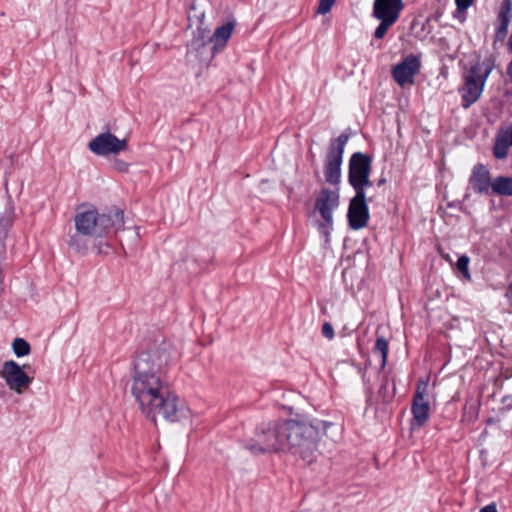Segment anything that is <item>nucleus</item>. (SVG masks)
Instances as JSON below:
<instances>
[{"label": "nucleus", "mask_w": 512, "mask_h": 512, "mask_svg": "<svg viewBox=\"0 0 512 512\" xmlns=\"http://www.w3.org/2000/svg\"><path fill=\"white\" fill-rule=\"evenodd\" d=\"M511 10H512V1L511 0H503L497 18H510Z\"/></svg>", "instance_id": "nucleus-26"}, {"label": "nucleus", "mask_w": 512, "mask_h": 512, "mask_svg": "<svg viewBox=\"0 0 512 512\" xmlns=\"http://www.w3.org/2000/svg\"><path fill=\"white\" fill-rule=\"evenodd\" d=\"M458 11L467 10L474 2V0H455Z\"/></svg>", "instance_id": "nucleus-28"}, {"label": "nucleus", "mask_w": 512, "mask_h": 512, "mask_svg": "<svg viewBox=\"0 0 512 512\" xmlns=\"http://www.w3.org/2000/svg\"><path fill=\"white\" fill-rule=\"evenodd\" d=\"M403 8V0H374L372 15L380 21L374 31L376 39L384 38L389 28L398 21Z\"/></svg>", "instance_id": "nucleus-6"}, {"label": "nucleus", "mask_w": 512, "mask_h": 512, "mask_svg": "<svg viewBox=\"0 0 512 512\" xmlns=\"http://www.w3.org/2000/svg\"><path fill=\"white\" fill-rule=\"evenodd\" d=\"M374 350L381 356V368L383 369L387 363L388 341L383 336L378 337Z\"/></svg>", "instance_id": "nucleus-19"}, {"label": "nucleus", "mask_w": 512, "mask_h": 512, "mask_svg": "<svg viewBox=\"0 0 512 512\" xmlns=\"http://www.w3.org/2000/svg\"><path fill=\"white\" fill-rule=\"evenodd\" d=\"M322 334L324 337H326L328 339H333L334 338L333 326L328 322L324 323L322 326Z\"/></svg>", "instance_id": "nucleus-27"}, {"label": "nucleus", "mask_w": 512, "mask_h": 512, "mask_svg": "<svg viewBox=\"0 0 512 512\" xmlns=\"http://www.w3.org/2000/svg\"><path fill=\"white\" fill-rule=\"evenodd\" d=\"M335 2L336 0H320L316 13L321 15L329 13Z\"/></svg>", "instance_id": "nucleus-25"}, {"label": "nucleus", "mask_w": 512, "mask_h": 512, "mask_svg": "<svg viewBox=\"0 0 512 512\" xmlns=\"http://www.w3.org/2000/svg\"><path fill=\"white\" fill-rule=\"evenodd\" d=\"M508 45H509L510 50H512V35L510 36Z\"/></svg>", "instance_id": "nucleus-35"}, {"label": "nucleus", "mask_w": 512, "mask_h": 512, "mask_svg": "<svg viewBox=\"0 0 512 512\" xmlns=\"http://www.w3.org/2000/svg\"><path fill=\"white\" fill-rule=\"evenodd\" d=\"M507 74L512 77V61L509 63L507 67Z\"/></svg>", "instance_id": "nucleus-33"}, {"label": "nucleus", "mask_w": 512, "mask_h": 512, "mask_svg": "<svg viewBox=\"0 0 512 512\" xmlns=\"http://www.w3.org/2000/svg\"><path fill=\"white\" fill-rule=\"evenodd\" d=\"M74 223L76 232L69 236L68 246L75 252L85 254L89 240L104 238L124 225V213L118 208L100 213L92 206L77 208Z\"/></svg>", "instance_id": "nucleus-2"}, {"label": "nucleus", "mask_w": 512, "mask_h": 512, "mask_svg": "<svg viewBox=\"0 0 512 512\" xmlns=\"http://www.w3.org/2000/svg\"><path fill=\"white\" fill-rule=\"evenodd\" d=\"M14 221V206L9 203L3 216L0 218V233L11 227Z\"/></svg>", "instance_id": "nucleus-21"}, {"label": "nucleus", "mask_w": 512, "mask_h": 512, "mask_svg": "<svg viewBox=\"0 0 512 512\" xmlns=\"http://www.w3.org/2000/svg\"><path fill=\"white\" fill-rule=\"evenodd\" d=\"M12 349L17 357H23L30 353V344L23 338H16L12 343Z\"/></svg>", "instance_id": "nucleus-20"}, {"label": "nucleus", "mask_w": 512, "mask_h": 512, "mask_svg": "<svg viewBox=\"0 0 512 512\" xmlns=\"http://www.w3.org/2000/svg\"><path fill=\"white\" fill-rule=\"evenodd\" d=\"M234 27V22L229 21L216 28L213 35H210V39L214 45V52H220L226 46L233 33Z\"/></svg>", "instance_id": "nucleus-17"}, {"label": "nucleus", "mask_w": 512, "mask_h": 512, "mask_svg": "<svg viewBox=\"0 0 512 512\" xmlns=\"http://www.w3.org/2000/svg\"><path fill=\"white\" fill-rule=\"evenodd\" d=\"M0 377L10 390L22 394L29 389L33 378L28 376L23 368L15 361H6L0 370Z\"/></svg>", "instance_id": "nucleus-9"}, {"label": "nucleus", "mask_w": 512, "mask_h": 512, "mask_svg": "<svg viewBox=\"0 0 512 512\" xmlns=\"http://www.w3.org/2000/svg\"><path fill=\"white\" fill-rule=\"evenodd\" d=\"M216 53L210 39V30L198 27L188 45L187 55L193 56L201 62H210Z\"/></svg>", "instance_id": "nucleus-11"}, {"label": "nucleus", "mask_w": 512, "mask_h": 512, "mask_svg": "<svg viewBox=\"0 0 512 512\" xmlns=\"http://www.w3.org/2000/svg\"><path fill=\"white\" fill-rule=\"evenodd\" d=\"M386 390H387V386H386V384H382V386H381V388H380V391H379V394H380V395H382L383 400H384L385 402H388V401H390V400L393 398V394H389V395H387V394H386Z\"/></svg>", "instance_id": "nucleus-30"}, {"label": "nucleus", "mask_w": 512, "mask_h": 512, "mask_svg": "<svg viewBox=\"0 0 512 512\" xmlns=\"http://www.w3.org/2000/svg\"><path fill=\"white\" fill-rule=\"evenodd\" d=\"M469 183L476 193L489 194L492 180L487 167L483 164L474 166Z\"/></svg>", "instance_id": "nucleus-16"}, {"label": "nucleus", "mask_w": 512, "mask_h": 512, "mask_svg": "<svg viewBox=\"0 0 512 512\" xmlns=\"http://www.w3.org/2000/svg\"><path fill=\"white\" fill-rule=\"evenodd\" d=\"M506 297L509 300L510 306L512 307V283L510 284L508 291L506 293Z\"/></svg>", "instance_id": "nucleus-32"}, {"label": "nucleus", "mask_w": 512, "mask_h": 512, "mask_svg": "<svg viewBox=\"0 0 512 512\" xmlns=\"http://www.w3.org/2000/svg\"><path fill=\"white\" fill-rule=\"evenodd\" d=\"M480 512H498L497 507L495 503L489 504L484 506L482 509H480Z\"/></svg>", "instance_id": "nucleus-31"}, {"label": "nucleus", "mask_w": 512, "mask_h": 512, "mask_svg": "<svg viewBox=\"0 0 512 512\" xmlns=\"http://www.w3.org/2000/svg\"><path fill=\"white\" fill-rule=\"evenodd\" d=\"M88 148L96 155L108 156L124 151L127 148V141L117 138L110 132H104L93 138Z\"/></svg>", "instance_id": "nucleus-12"}, {"label": "nucleus", "mask_w": 512, "mask_h": 512, "mask_svg": "<svg viewBox=\"0 0 512 512\" xmlns=\"http://www.w3.org/2000/svg\"><path fill=\"white\" fill-rule=\"evenodd\" d=\"M372 159L361 152L354 153L349 161L348 180L356 192L365 191L372 186L370 181Z\"/></svg>", "instance_id": "nucleus-7"}, {"label": "nucleus", "mask_w": 512, "mask_h": 512, "mask_svg": "<svg viewBox=\"0 0 512 512\" xmlns=\"http://www.w3.org/2000/svg\"><path fill=\"white\" fill-rule=\"evenodd\" d=\"M495 67V59L492 56L478 60L464 73V85L460 88L462 106L470 107L481 96L486 80Z\"/></svg>", "instance_id": "nucleus-4"}, {"label": "nucleus", "mask_w": 512, "mask_h": 512, "mask_svg": "<svg viewBox=\"0 0 512 512\" xmlns=\"http://www.w3.org/2000/svg\"><path fill=\"white\" fill-rule=\"evenodd\" d=\"M491 190L500 196H512V177L498 176L492 180Z\"/></svg>", "instance_id": "nucleus-18"}, {"label": "nucleus", "mask_w": 512, "mask_h": 512, "mask_svg": "<svg viewBox=\"0 0 512 512\" xmlns=\"http://www.w3.org/2000/svg\"><path fill=\"white\" fill-rule=\"evenodd\" d=\"M469 262H470L469 257L466 255H462L458 258L457 264H456L457 269L462 273L463 277L466 280L471 279V275H470L469 268H468Z\"/></svg>", "instance_id": "nucleus-23"}, {"label": "nucleus", "mask_w": 512, "mask_h": 512, "mask_svg": "<svg viewBox=\"0 0 512 512\" xmlns=\"http://www.w3.org/2000/svg\"><path fill=\"white\" fill-rule=\"evenodd\" d=\"M347 141L348 136L341 134L330 142L324 167L325 179L329 184L337 185L340 182L341 164Z\"/></svg>", "instance_id": "nucleus-8"}, {"label": "nucleus", "mask_w": 512, "mask_h": 512, "mask_svg": "<svg viewBox=\"0 0 512 512\" xmlns=\"http://www.w3.org/2000/svg\"><path fill=\"white\" fill-rule=\"evenodd\" d=\"M347 217L351 229L359 230L366 227L369 219V210L365 191L356 192L355 196L350 200Z\"/></svg>", "instance_id": "nucleus-13"}, {"label": "nucleus", "mask_w": 512, "mask_h": 512, "mask_svg": "<svg viewBox=\"0 0 512 512\" xmlns=\"http://www.w3.org/2000/svg\"><path fill=\"white\" fill-rule=\"evenodd\" d=\"M118 169L119 170H126V164H124V163L119 164Z\"/></svg>", "instance_id": "nucleus-34"}, {"label": "nucleus", "mask_w": 512, "mask_h": 512, "mask_svg": "<svg viewBox=\"0 0 512 512\" xmlns=\"http://www.w3.org/2000/svg\"><path fill=\"white\" fill-rule=\"evenodd\" d=\"M497 19H498L499 24L496 29L495 38H496V40H503L508 32L510 18H497Z\"/></svg>", "instance_id": "nucleus-24"}, {"label": "nucleus", "mask_w": 512, "mask_h": 512, "mask_svg": "<svg viewBox=\"0 0 512 512\" xmlns=\"http://www.w3.org/2000/svg\"><path fill=\"white\" fill-rule=\"evenodd\" d=\"M338 429L332 422L305 417L285 420V452L300 457L307 463L316 459L318 444L323 436L334 440Z\"/></svg>", "instance_id": "nucleus-3"}, {"label": "nucleus", "mask_w": 512, "mask_h": 512, "mask_svg": "<svg viewBox=\"0 0 512 512\" xmlns=\"http://www.w3.org/2000/svg\"><path fill=\"white\" fill-rule=\"evenodd\" d=\"M170 355L160 348L139 353L128 382L129 392L140 413L154 424L190 422L192 410L171 389L168 378Z\"/></svg>", "instance_id": "nucleus-1"}, {"label": "nucleus", "mask_w": 512, "mask_h": 512, "mask_svg": "<svg viewBox=\"0 0 512 512\" xmlns=\"http://www.w3.org/2000/svg\"><path fill=\"white\" fill-rule=\"evenodd\" d=\"M427 387L426 382H419L413 399L412 413L419 426H422L429 418V403L425 400Z\"/></svg>", "instance_id": "nucleus-15"}, {"label": "nucleus", "mask_w": 512, "mask_h": 512, "mask_svg": "<svg viewBox=\"0 0 512 512\" xmlns=\"http://www.w3.org/2000/svg\"><path fill=\"white\" fill-rule=\"evenodd\" d=\"M509 147L512 146V129L503 131L499 136Z\"/></svg>", "instance_id": "nucleus-29"}, {"label": "nucleus", "mask_w": 512, "mask_h": 512, "mask_svg": "<svg viewBox=\"0 0 512 512\" xmlns=\"http://www.w3.org/2000/svg\"><path fill=\"white\" fill-rule=\"evenodd\" d=\"M339 205V194L330 189H322L315 201V208L323 218V223L319 224V230L325 236L329 235L333 223L332 212Z\"/></svg>", "instance_id": "nucleus-10"}, {"label": "nucleus", "mask_w": 512, "mask_h": 512, "mask_svg": "<svg viewBox=\"0 0 512 512\" xmlns=\"http://www.w3.org/2000/svg\"><path fill=\"white\" fill-rule=\"evenodd\" d=\"M509 146L499 137L494 145L493 154L497 159H504L508 154Z\"/></svg>", "instance_id": "nucleus-22"}, {"label": "nucleus", "mask_w": 512, "mask_h": 512, "mask_svg": "<svg viewBox=\"0 0 512 512\" xmlns=\"http://www.w3.org/2000/svg\"><path fill=\"white\" fill-rule=\"evenodd\" d=\"M419 68V59L414 55H409L393 68L392 75L394 80L401 87H404L406 84L413 83V78L419 71Z\"/></svg>", "instance_id": "nucleus-14"}, {"label": "nucleus", "mask_w": 512, "mask_h": 512, "mask_svg": "<svg viewBox=\"0 0 512 512\" xmlns=\"http://www.w3.org/2000/svg\"><path fill=\"white\" fill-rule=\"evenodd\" d=\"M285 421L268 423L260 427L255 437L247 444L254 454L266 452H285Z\"/></svg>", "instance_id": "nucleus-5"}]
</instances>
